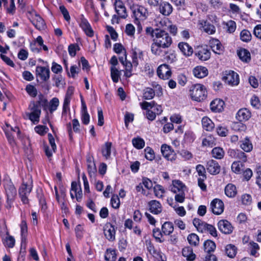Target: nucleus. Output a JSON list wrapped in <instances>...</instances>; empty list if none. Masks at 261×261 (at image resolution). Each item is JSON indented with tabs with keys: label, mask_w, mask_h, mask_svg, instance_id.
<instances>
[{
	"label": "nucleus",
	"mask_w": 261,
	"mask_h": 261,
	"mask_svg": "<svg viewBox=\"0 0 261 261\" xmlns=\"http://www.w3.org/2000/svg\"><path fill=\"white\" fill-rule=\"evenodd\" d=\"M193 224L199 232L201 233L207 232L214 237H217V231L213 225L209 224L198 218H194Z\"/></svg>",
	"instance_id": "nucleus-1"
},
{
	"label": "nucleus",
	"mask_w": 261,
	"mask_h": 261,
	"mask_svg": "<svg viewBox=\"0 0 261 261\" xmlns=\"http://www.w3.org/2000/svg\"><path fill=\"white\" fill-rule=\"evenodd\" d=\"M156 35V37L153 38V41H155V43L163 48H168L171 46L172 39L167 32L160 29Z\"/></svg>",
	"instance_id": "nucleus-2"
},
{
	"label": "nucleus",
	"mask_w": 261,
	"mask_h": 261,
	"mask_svg": "<svg viewBox=\"0 0 261 261\" xmlns=\"http://www.w3.org/2000/svg\"><path fill=\"white\" fill-rule=\"evenodd\" d=\"M190 95L193 100L201 101L206 97V91L204 86L201 84L193 85L190 90Z\"/></svg>",
	"instance_id": "nucleus-3"
},
{
	"label": "nucleus",
	"mask_w": 261,
	"mask_h": 261,
	"mask_svg": "<svg viewBox=\"0 0 261 261\" xmlns=\"http://www.w3.org/2000/svg\"><path fill=\"white\" fill-rule=\"evenodd\" d=\"M32 187L33 181L31 177L29 178L28 182H25L24 181L22 182V184L19 189L18 192L19 195L23 203H29V200L28 197L32 190Z\"/></svg>",
	"instance_id": "nucleus-4"
},
{
	"label": "nucleus",
	"mask_w": 261,
	"mask_h": 261,
	"mask_svg": "<svg viewBox=\"0 0 261 261\" xmlns=\"http://www.w3.org/2000/svg\"><path fill=\"white\" fill-rule=\"evenodd\" d=\"M4 186L7 197L6 206L8 209H9L11 207L15 196L16 195V189L11 180L5 181Z\"/></svg>",
	"instance_id": "nucleus-5"
},
{
	"label": "nucleus",
	"mask_w": 261,
	"mask_h": 261,
	"mask_svg": "<svg viewBox=\"0 0 261 261\" xmlns=\"http://www.w3.org/2000/svg\"><path fill=\"white\" fill-rule=\"evenodd\" d=\"M223 80L229 85H238L239 83V75L232 70L226 71L222 78Z\"/></svg>",
	"instance_id": "nucleus-6"
},
{
	"label": "nucleus",
	"mask_w": 261,
	"mask_h": 261,
	"mask_svg": "<svg viewBox=\"0 0 261 261\" xmlns=\"http://www.w3.org/2000/svg\"><path fill=\"white\" fill-rule=\"evenodd\" d=\"M79 25L87 36L90 37L93 36L94 32L90 23L85 18L83 14H81L80 15V22H79Z\"/></svg>",
	"instance_id": "nucleus-7"
},
{
	"label": "nucleus",
	"mask_w": 261,
	"mask_h": 261,
	"mask_svg": "<svg viewBox=\"0 0 261 261\" xmlns=\"http://www.w3.org/2000/svg\"><path fill=\"white\" fill-rule=\"evenodd\" d=\"M171 69L167 64H162L157 69V74L160 79H169L171 77Z\"/></svg>",
	"instance_id": "nucleus-8"
},
{
	"label": "nucleus",
	"mask_w": 261,
	"mask_h": 261,
	"mask_svg": "<svg viewBox=\"0 0 261 261\" xmlns=\"http://www.w3.org/2000/svg\"><path fill=\"white\" fill-rule=\"evenodd\" d=\"M161 150L163 155L168 160L172 161L176 159V153L171 146L165 144H163Z\"/></svg>",
	"instance_id": "nucleus-9"
},
{
	"label": "nucleus",
	"mask_w": 261,
	"mask_h": 261,
	"mask_svg": "<svg viewBox=\"0 0 261 261\" xmlns=\"http://www.w3.org/2000/svg\"><path fill=\"white\" fill-rule=\"evenodd\" d=\"M134 15L135 20L138 21L139 19L146 18L148 14V11L146 8L142 6L137 5L134 6L133 8Z\"/></svg>",
	"instance_id": "nucleus-10"
},
{
	"label": "nucleus",
	"mask_w": 261,
	"mask_h": 261,
	"mask_svg": "<svg viewBox=\"0 0 261 261\" xmlns=\"http://www.w3.org/2000/svg\"><path fill=\"white\" fill-rule=\"evenodd\" d=\"M212 212L215 215H219L224 211V203L219 199H214L211 203Z\"/></svg>",
	"instance_id": "nucleus-11"
},
{
	"label": "nucleus",
	"mask_w": 261,
	"mask_h": 261,
	"mask_svg": "<svg viewBox=\"0 0 261 261\" xmlns=\"http://www.w3.org/2000/svg\"><path fill=\"white\" fill-rule=\"evenodd\" d=\"M103 232L106 238L110 241L115 239L116 231L114 225L110 223H107L103 227Z\"/></svg>",
	"instance_id": "nucleus-12"
},
{
	"label": "nucleus",
	"mask_w": 261,
	"mask_h": 261,
	"mask_svg": "<svg viewBox=\"0 0 261 261\" xmlns=\"http://www.w3.org/2000/svg\"><path fill=\"white\" fill-rule=\"evenodd\" d=\"M36 74L39 76L43 81L46 82L50 77L49 69L48 67L38 66L36 69Z\"/></svg>",
	"instance_id": "nucleus-13"
},
{
	"label": "nucleus",
	"mask_w": 261,
	"mask_h": 261,
	"mask_svg": "<svg viewBox=\"0 0 261 261\" xmlns=\"http://www.w3.org/2000/svg\"><path fill=\"white\" fill-rule=\"evenodd\" d=\"M195 55L201 61H206L211 57V52L206 46L199 47L195 51Z\"/></svg>",
	"instance_id": "nucleus-14"
},
{
	"label": "nucleus",
	"mask_w": 261,
	"mask_h": 261,
	"mask_svg": "<svg viewBox=\"0 0 261 261\" xmlns=\"http://www.w3.org/2000/svg\"><path fill=\"white\" fill-rule=\"evenodd\" d=\"M219 230L224 234H230L232 232L233 227L229 222L221 220L218 223Z\"/></svg>",
	"instance_id": "nucleus-15"
},
{
	"label": "nucleus",
	"mask_w": 261,
	"mask_h": 261,
	"mask_svg": "<svg viewBox=\"0 0 261 261\" xmlns=\"http://www.w3.org/2000/svg\"><path fill=\"white\" fill-rule=\"evenodd\" d=\"M206 169L211 174L216 175L220 171V166L218 163L214 160L208 161L206 164Z\"/></svg>",
	"instance_id": "nucleus-16"
},
{
	"label": "nucleus",
	"mask_w": 261,
	"mask_h": 261,
	"mask_svg": "<svg viewBox=\"0 0 261 261\" xmlns=\"http://www.w3.org/2000/svg\"><path fill=\"white\" fill-rule=\"evenodd\" d=\"M149 210L154 215L160 214L162 211V207L160 202L155 200H152L148 203Z\"/></svg>",
	"instance_id": "nucleus-17"
},
{
	"label": "nucleus",
	"mask_w": 261,
	"mask_h": 261,
	"mask_svg": "<svg viewBox=\"0 0 261 261\" xmlns=\"http://www.w3.org/2000/svg\"><path fill=\"white\" fill-rule=\"evenodd\" d=\"M159 6L160 12L164 16L170 15L173 11L172 5L168 2L162 1Z\"/></svg>",
	"instance_id": "nucleus-18"
},
{
	"label": "nucleus",
	"mask_w": 261,
	"mask_h": 261,
	"mask_svg": "<svg viewBox=\"0 0 261 261\" xmlns=\"http://www.w3.org/2000/svg\"><path fill=\"white\" fill-rule=\"evenodd\" d=\"M210 46L212 50L219 55L223 53V47L219 40L216 39H213L210 42Z\"/></svg>",
	"instance_id": "nucleus-19"
},
{
	"label": "nucleus",
	"mask_w": 261,
	"mask_h": 261,
	"mask_svg": "<svg viewBox=\"0 0 261 261\" xmlns=\"http://www.w3.org/2000/svg\"><path fill=\"white\" fill-rule=\"evenodd\" d=\"M115 10L118 15L122 18H125L127 15L126 9L121 1H116L115 3Z\"/></svg>",
	"instance_id": "nucleus-20"
},
{
	"label": "nucleus",
	"mask_w": 261,
	"mask_h": 261,
	"mask_svg": "<svg viewBox=\"0 0 261 261\" xmlns=\"http://www.w3.org/2000/svg\"><path fill=\"white\" fill-rule=\"evenodd\" d=\"M193 73L195 77L202 79L207 75L208 70L205 67L198 66L193 69Z\"/></svg>",
	"instance_id": "nucleus-21"
},
{
	"label": "nucleus",
	"mask_w": 261,
	"mask_h": 261,
	"mask_svg": "<svg viewBox=\"0 0 261 261\" xmlns=\"http://www.w3.org/2000/svg\"><path fill=\"white\" fill-rule=\"evenodd\" d=\"M250 117L251 113L246 108L239 110L236 115V118L239 121H246L248 120Z\"/></svg>",
	"instance_id": "nucleus-22"
},
{
	"label": "nucleus",
	"mask_w": 261,
	"mask_h": 261,
	"mask_svg": "<svg viewBox=\"0 0 261 261\" xmlns=\"http://www.w3.org/2000/svg\"><path fill=\"white\" fill-rule=\"evenodd\" d=\"M178 47L181 53L186 56H190L193 53L192 47L190 46L187 43L179 42Z\"/></svg>",
	"instance_id": "nucleus-23"
},
{
	"label": "nucleus",
	"mask_w": 261,
	"mask_h": 261,
	"mask_svg": "<svg viewBox=\"0 0 261 261\" xmlns=\"http://www.w3.org/2000/svg\"><path fill=\"white\" fill-rule=\"evenodd\" d=\"M224 102L220 99H215L213 100L210 104L211 109L212 111L215 112H221L223 109Z\"/></svg>",
	"instance_id": "nucleus-24"
},
{
	"label": "nucleus",
	"mask_w": 261,
	"mask_h": 261,
	"mask_svg": "<svg viewBox=\"0 0 261 261\" xmlns=\"http://www.w3.org/2000/svg\"><path fill=\"white\" fill-rule=\"evenodd\" d=\"M172 185L173 186L171 188V191L174 193L185 191L186 189L185 185L179 180H173L172 181Z\"/></svg>",
	"instance_id": "nucleus-25"
},
{
	"label": "nucleus",
	"mask_w": 261,
	"mask_h": 261,
	"mask_svg": "<svg viewBox=\"0 0 261 261\" xmlns=\"http://www.w3.org/2000/svg\"><path fill=\"white\" fill-rule=\"evenodd\" d=\"M32 24L39 30H43L45 28V23L42 17L36 14L35 17L32 20Z\"/></svg>",
	"instance_id": "nucleus-26"
},
{
	"label": "nucleus",
	"mask_w": 261,
	"mask_h": 261,
	"mask_svg": "<svg viewBox=\"0 0 261 261\" xmlns=\"http://www.w3.org/2000/svg\"><path fill=\"white\" fill-rule=\"evenodd\" d=\"M200 24L204 31L208 34H213L216 31L215 27L210 21L201 20Z\"/></svg>",
	"instance_id": "nucleus-27"
},
{
	"label": "nucleus",
	"mask_w": 261,
	"mask_h": 261,
	"mask_svg": "<svg viewBox=\"0 0 261 261\" xmlns=\"http://www.w3.org/2000/svg\"><path fill=\"white\" fill-rule=\"evenodd\" d=\"M237 54L240 59L244 62L248 63L251 60L250 53L246 49H240L238 50Z\"/></svg>",
	"instance_id": "nucleus-28"
},
{
	"label": "nucleus",
	"mask_w": 261,
	"mask_h": 261,
	"mask_svg": "<svg viewBox=\"0 0 261 261\" xmlns=\"http://www.w3.org/2000/svg\"><path fill=\"white\" fill-rule=\"evenodd\" d=\"M21 228V241L22 244L25 245V242L27 241V237L28 233V226L27 222L25 220H22L20 224Z\"/></svg>",
	"instance_id": "nucleus-29"
},
{
	"label": "nucleus",
	"mask_w": 261,
	"mask_h": 261,
	"mask_svg": "<svg viewBox=\"0 0 261 261\" xmlns=\"http://www.w3.org/2000/svg\"><path fill=\"white\" fill-rule=\"evenodd\" d=\"M240 142V147L245 152H250L253 148L252 144L248 137H246L244 140Z\"/></svg>",
	"instance_id": "nucleus-30"
},
{
	"label": "nucleus",
	"mask_w": 261,
	"mask_h": 261,
	"mask_svg": "<svg viewBox=\"0 0 261 261\" xmlns=\"http://www.w3.org/2000/svg\"><path fill=\"white\" fill-rule=\"evenodd\" d=\"M202 125L203 128L207 131H212L215 125L213 121L207 117H204L202 119Z\"/></svg>",
	"instance_id": "nucleus-31"
},
{
	"label": "nucleus",
	"mask_w": 261,
	"mask_h": 261,
	"mask_svg": "<svg viewBox=\"0 0 261 261\" xmlns=\"http://www.w3.org/2000/svg\"><path fill=\"white\" fill-rule=\"evenodd\" d=\"M244 169V164L240 161H235L232 164L231 170L236 174H241Z\"/></svg>",
	"instance_id": "nucleus-32"
},
{
	"label": "nucleus",
	"mask_w": 261,
	"mask_h": 261,
	"mask_svg": "<svg viewBox=\"0 0 261 261\" xmlns=\"http://www.w3.org/2000/svg\"><path fill=\"white\" fill-rule=\"evenodd\" d=\"M112 143L110 142H107L102 147L101 152L103 156L107 159H109L111 153V147Z\"/></svg>",
	"instance_id": "nucleus-33"
},
{
	"label": "nucleus",
	"mask_w": 261,
	"mask_h": 261,
	"mask_svg": "<svg viewBox=\"0 0 261 261\" xmlns=\"http://www.w3.org/2000/svg\"><path fill=\"white\" fill-rule=\"evenodd\" d=\"M225 193L228 197H233L237 194L236 187L234 185L229 184L225 188Z\"/></svg>",
	"instance_id": "nucleus-34"
},
{
	"label": "nucleus",
	"mask_w": 261,
	"mask_h": 261,
	"mask_svg": "<svg viewBox=\"0 0 261 261\" xmlns=\"http://www.w3.org/2000/svg\"><path fill=\"white\" fill-rule=\"evenodd\" d=\"M173 225L170 222H166L162 225V230L165 235H169L173 231Z\"/></svg>",
	"instance_id": "nucleus-35"
},
{
	"label": "nucleus",
	"mask_w": 261,
	"mask_h": 261,
	"mask_svg": "<svg viewBox=\"0 0 261 261\" xmlns=\"http://www.w3.org/2000/svg\"><path fill=\"white\" fill-rule=\"evenodd\" d=\"M203 247L205 252L210 254L211 252H213L215 250L216 244L214 242L207 240L204 242Z\"/></svg>",
	"instance_id": "nucleus-36"
},
{
	"label": "nucleus",
	"mask_w": 261,
	"mask_h": 261,
	"mask_svg": "<svg viewBox=\"0 0 261 261\" xmlns=\"http://www.w3.org/2000/svg\"><path fill=\"white\" fill-rule=\"evenodd\" d=\"M215 138L211 135H207L205 138L202 140V144L203 146L213 147L216 143Z\"/></svg>",
	"instance_id": "nucleus-37"
},
{
	"label": "nucleus",
	"mask_w": 261,
	"mask_h": 261,
	"mask_svg": "<svg viewBox=\"0 0 261 261\" xmlns=\"http://www.w3.org/2000/svg\"><path fill=\"white\" fill-rule=\"evenodd\" d=\"M225 253L228 257L233 258L236 255L237 248L233 245L228 244L225 247Z\"/></svg>",
	"instance_id": "nucleus-38"
},
{
	"label": "nucleus",
	"mask_w": 261,
	"mask_h": 261,
	"mask_svg": "<svg viewBox=\"0 0 261 261\" xmlns=\"http://www.w3.org/2000/svg\"><path fill=\"white\" fill-rule=\"evenodd\" d=\"M212 154L214 158L221 159L224 157V151L221 147H215L212 150Z\"/></svg>",
	"instance_id": "nucleus-39"
},
{
	"label": "nucleus",
	"mask_w": 261,
	"mask_h": 261,
	"mask_svg": "<svg viewBox=\"0 0 261 261\" xmlns=\"http://www.w3.org/2000/svg\"><path fill=\"white\" fill-rule=\"evenodd\" d=\"M155 96L154 91L152 88H146L143 90V98L146 100L152 99Z\"/></svg>",
	"instance_id": "nucleus-40"
},
{
	"label": "nucleus",
	"mask_w": 261,
	"mask_h": 261,
	"mask_svg": "<svg viewBox=\"0 0 261 261\" xmlns=\"http://www.w3.org/2000/svg\"><path fill=\"white\" fill-rule=\"evenodd\" d=\"M165 54L166 55L164 57V59L167 61L169 63H172L176 61V56L174 51L170 50L166 51Z\"/></svg>",
	"instance_id": "nucleus-41"
},
{
	"label": "nucleus",
	"mask_w": 261,
	"mask_h": 261,
	"mask_svg": "<svg viewBox=\"0 0 261 261\" xmlns=\"http://www.w3.org/2000/svg\"><path fill=\"white\" fill-rule=\"evenodd\" d=\"M41 113L31 112L27 113L26 115L28 118L35 124L39 122V118Z\"/></svg>",
	"instance_id": "nucleus-42"
},
{
	"label": "nucleus",
	"mask_w": 261,
	"mask_h": 261,
	"mask_svg": "<svg viewBox=\"0 0 261 261\" xmlns=\"http://www.w3.org/2000/svg\"><path fill=\"white\" fill-rule=\"evenodd\" d=\"M111 76L113 82L116 83L118 82L120 78V71L115 67H111Z\"/></svg>",
	"instance_id": "nucleus-43"
},
{
	"label": "nucleus",
	"mask_w": 261,
	"mask_h": 261,
	"mask_svg": "<svg viewBox=\"0 0 261 261\" xmlns=\"http://www.w3.org/2000/svg\"><path fill=\"white\" fill-rule=\"evenodd\" d=\"M161 48L162 46L156 43L155 41H153L151 46V53L155 56H161L163 53Z\"/></svg>",
	"instance_id": "nucleus-44"
},
{
	"label": "nucleus",
	"mask_w": 261,
	"mask_h": 261,
	"mask_svg": "<svg viewBox=\"0 0 261 261\" xmlns=\"http://www.w3.org/2000/svg\"><path fill=\"white\" fill-rule=\"evenodd\" d=\"M184 256L186 257L189 260H193L195 258V255L193 253L192 249L189 248H185L182 250Z\"/></svg>",
	"instance_id": "nucleus-45"
},
{
	"label": "nucleus",
	"mask_w": 261,
	"mask_h": 261,
	"mask_svg": "<svg viewBox=\"0 0 261 261\" xmlns=\"http://www.w3.org/2000/svg\"><path fill=\"white\" fill-rule=\"evenodd\" d=\"M187 240L189 244L191 245L196 246L199 244V237L195 233H193L190 234L187 237Z\"/></svg>",
	"instance_id": "nucleus-46"
},
{
	"label": "nucleus",
	"mask_w": 261,
	"mask_h": 261,
	"mask_svg": "<svg viewBox=\"0 0 261 261\" xmlns=\"http://www.w3.org/2000/svg\"><path fill=\"white\" fill-rule=\"evenodd\" d=\"M80 50V47L77 43L70 44L68 47L69 55L71 57L75 56L76 51Z\"/></svg>",
	"instance_id": "nucleus-47"
},
{
	"label": "nucleus",
	"mask_w": 261,
	"mask_h": 261,
	"mask_svg": "<svg viewBox=\"0 0 261 261\" xmlns=\"http://www.w3.org/2000/svg\"><path fill=\"white\" fill-rule=\"evenodd\" d=\"M132 143L134 146L137 149H142L145 146L144 140L141 138H134L132 140Z\"/></svg>",
	"instance_id": "nucleus-48"
},
{
	"label": "nucleus",
	"mask_w": 261,
	"mask_h": 261,
	"mask_svg": "<svg viewBox=\"0 0 261 261\" xmlns=\"http://www.w3.org/2000/svg\"><path fill=\"white\" fill-rule=\"evenodd\" d=\"M25 90L28 94L31 97H35L37 95V90L33 85L28 84L27 85Z\"/></svg>",
	"instance_id": "nucleus-49"
},
{
	"label": "nucleus",
	"mask_w": 261,
	"mask_h": 261,
	"mask_svg": "<svg viewBox=\"0 0 261 261\" xmlns=\"http://www.w3.org/2000/svg\"><path fill=\"white\" fill-rule=\"evenodd\" d=\"M240 39L244 42H247L251 39V34L247 30H243L240 33Z\"/></svg>",
	"instance_id": "nucleus-50"
},
{
	"label": "nucleus",
	"mask_w": 261,
	"mask_h": 261,
	"mask_svg": "<svg viewBox=\"0 0 261 261\" xmlns=\"http://www.w3.org/2000/svg\"><path fill=\"white\" fill-rule=\"evenodd\" d=\"M8 236L6 238L4 244L5 246L9 248H13L15 245V239L13 237L9 235V232H7Z\"/></svg>",
	"instance_id": "nucleus-51"
},
{
	"label": "nucleus",
	"mask_w": 261,
	"mask_h": 261,
	"mask_svg": "<svg viewBox=\"0 0 261 261\" xmlns=\"http://www.w3.org/2000/svg\"><path fill=\"white\" fill-rule=\"evenodd\" d=\"M59 105V100L58 98H53L49 102V111L50 113L56 111Z\"/></svg>",
	"instance_id": "nucleus-52"
},
{
	"label": "nucleus",
	"mask_w": 261,
	"mask_h": 261,
	"mask_svg": "<svg viewBox=\"0 0 261 261\" xmlns=\"http://www.w3.org/2000/svg\"><path fill=\"white\" fill-rule=\"evenodd\" d=\"M39 106H42L44 110H46L48 105L47 100L44 97L43 94H40L38 95V100L35 102Z\"/></svg>",
	"instance_id": "nucleus-53"
},
{
	"label": "nucleus",
	"mask_w": 261,
	"mask_h": 261,
	"mask_svg": "<svg viewBox=\"0 0 261 261\" xmlns=\"http://www.w3.org/2000/svg\"><path fill=\"white\" fill-rule=\"evenodd\" d=\"M145 158L147 160H149V161H152L154 158H155V155H154V151L153 150L149 147H147L145 149Z\"/></svg>",
	"instance_id": "nucleus-54"
},
{
	"label": "nucleus",
	"mask_w": 261,
	"mask_h": 261,
	"mask_svg": "<svg viewBox=\"0 0 261 261\" xmlns=\"http://www.w3.org/2000/svg\"><path fill=\"white\" fill-rule=\"evenodd\" d=\"M153 189L155 195L157 197L162 198L163 197V194L165 193V190L162 186L156 185L154 187Z\"/></svg>",
	"instance_id": "nucleus-55"
},
{
	"label": "nucleus",
	"mask_w": 261,
	"mask_h": 261,
	"mask_svg": "<svg viewBox=\"0 0 261 261\" xmlns=\"http://www.w3.org/2000/svg\"><path fill=\"white\" fill-rule=\"evenodd\" d=\"M196 171L198 173L199 178H206V171L204 167L200 164L197 165L196 167Z\"/></svg>",
	"instance_id": "nucleus-56"
},
{
	"label": "nucleus",
	"mask_w": 261,
	"mask_h": 261,
	"mask_svg": "<svg viewBox=\"0 0 261 261\" xmlns=\"http://www.w3.org/2000/svg\"><path fill=\"white\" fill-rule=\"evenodd\" d=\"M156 103L154 101L151 102L143 101L140 103V106L143 110H149V109H153L156 106Z\"/></svg>",
	"instance_id": "nucleus-57"
},
{
	"label": "nucleus",
	"mask_w": 261,
	"mask_h": 261,
	"mask_svg": "<svg viewBox=\"0 0 261 261\" xmlns=\"http://www.w3.org/2000/svg\"><path fill=\"white\" fill-rule=\"evenodd\" d=\"M35 132L38 134L43 136L48 130V128L45 125H39L35 127Z\"/></svg>",
	"instance_id": "nucleus-58"
},
{
	"label": "nucleus",
	"mask_w": 261,
	"mask_h": 261,
	"mask_svg": "<svg viewBox=\"0 0 261 261\" xmlns=\"http://www.w3.org/2000/svg\"><path fill=\"white\" fill-rule=\"evenodd\" d=\"M112 206L115 208H118L120 206V199L118 195H113L111 199Z\"/></svg>",
	"instance_id": "nucleus-59"
},
{
	"label": "nucleus",
	"mask_w": 261,
	"mask_h": 261,
	"mask_svg": "<svg viewBox=\"0 0 261 261\" xmlns=\"http://www.w3.org/2000/svg\"><path fill=\"white\" fill-rule=\"evenodd\" d=\"M87 169L89 176L91 177L94 176L96 172V168L94 162H91L87 165Z\"/></svg>",
	"instance_id": "nucleus-60"
},
{
	"label": "nucleus",
	"mask_w": 261,
	"mask_h": 261,
	"mask_svg": "<svg viewBox=\"0 0 261 261\" xmlns=\"http://www.w3.org/2000/svg\"><path fill=\"white\" fill-rule=\"evenodd\" d=\"M59 9L62 15H63L65 20L69 22L70 20V16L67 9L63 5L60 6L59 7Z\"/></svg>",
	"instance_id": "nucleus-61"
},
{
	"label": "nucleus",
	"mask_w": 261,
	"mask_h": 261,
	"mask_svg": "<svg viewBox=\"0 0 261 261\" xmlns=\"http://www.w3.org/2000/svg\"><path fill=\"white\" fill-rule=\"evenodd\" d=\"M111 256L113 260H114L116 258L115 251L113 250L107 249L105 256V259L107 261H111Z\"/></svg>",
	"instance_id": "nucleus-62"
},
{
	"label": "nucleus",
	"mask_w": 261,
	"mask_h": 261,
	"mask_svg": "<svg viewBox=\"0 0 261 261\" xmlns=\"http://www.w3.org/2000/svg\"><path fill=\"white\" fill-rule=\"evenodd\" d=\"M53 80L55 82V86L58 88H60V87L63 86V85L65 84L62 75H55L53 77Z\"/></svg>",
	"instance_id": "nucleus-63"
},
{
	"label": "nucleus",
	"mask_w": 261,
	"mask_h": 261,
	"mask_svg": "<svg viewBox=\"0 0 261 261\" xmlns=\"http://www.w3.org/2000/svg\"><path fill=\"white\" fill-rule=\"evenodd\" d=\"M4 132L9 143L11 146H14L15 145V141L12 133L7 130H4Z\"/></svg>",
	"instance_id": "nucleus-64"
}]
</instances>
